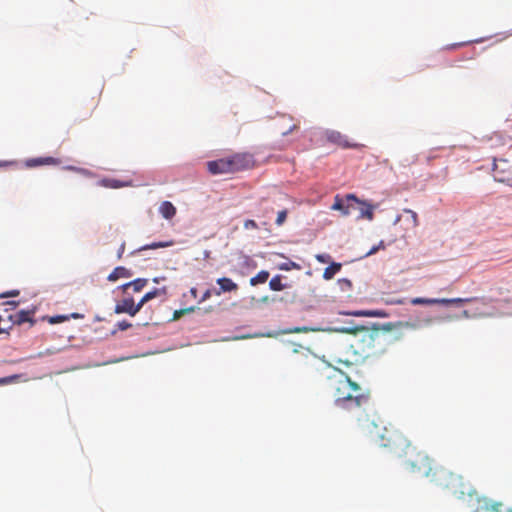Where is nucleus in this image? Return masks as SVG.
<instances>
[{
  "label": "nucleus",
  "instance_id": "obj_1",
  "mask_svg": "<svg viewBox=\"0 0 512 512\" xmlns=\"http://www.w3.org/2000/svg\"><path fill=\"white\" fill-rule=\"evenodd\" d=\"M335 406L349 414L379 446L388 448L397 457L404 458L406 468L414 474L428 478L436 485L448 487L455 475L434 461L400 432L384 426V421L370 403L369 393L341 370L334 369L322 384Z\"/></svg>",
  "mask_w": 512,
  "mask_h": 512
},
{
  "label": "nucleus",
  "instance_id": "obj_2",
  "mask_svg": "<svg viewBox=\"0 0 512 512\" xmlns=\"http://www.w3.org/2000/svg\"><path fill=\"white\" fill-rule=\"evenodd\" d=\"M381 330L382 328L377 327H361L355 330V336L350 347L357 356L356 360L363 361L386 352L388 339Z\"/></svg>",
  "mask_w": 512,
  "mask_h": 512
},
{
  "label": "nucleus",
  "instance_id": "obj_3",
  "mask_svg": "<svg viewBox=\"0 0 512 512\" xmlns=\"http://www.w3.org/2000/svg\"><path fill=\"white\" fill-rule=\"evenodd\" d=\"M288 364L298 371H307L317 363L315 355L306 347L294 344L286 358Z\"/></svg>",
  "mask_w": 512,
  "mask_h": 512
},
{
  "label": "nucleus",
  "instance_id": "obj_4",
  "mask_svg": "<svg viewBox=\"0 0 512 512\" xmlns=\"http://www.w3.org/2000/svg\"><path fill=\"white\" fill-rule=\"evenodd\" d=\"M433 323V319L430 317L419 319L416 321H398V322H388L382 325V330L384 332H390L392 330H417L423 327L430 326Z\"/></svg>",
  "mask_w": 512,
  "mask_h": 512
},
{
  "label": "nucleus",
  "instance_id": "obj_5",
  "mask_svg": "<svg viewBox=\"0 0 512 512\" xmlns=\"http://www.w3.org/2000/svg\"><path fill=\"white\" fill-rule=\"evenodd\" d=\"M231 173L251 169L255 166L254 156L248 152L235 153L228 157Z\"/></svg>",
  "mask_w": 512,
  "mask_h": 512
},
{
  "label": "nucleus",
  "instance_id": "obj_6",
  "mask_svg": "<svg viewBox=\"0 0 512 512\" xmlns=\"http://www.w3.org/2000/svg\"><path fill=\"white\" fill-rule=\"evenodd\" d=\"M494 180L512 188V172L507 160L501 159L493 162Z\"/></svg>",
  "mask_w": 512,
  "mask_h": 512
},
{
  "label": "nucleus",
  "instance_id": "obj_7",
  "mask_svg": "<svg viewBox=\"0 0 512 512\" xmlns=\"http://www.w3.org/2000/svg\"><path fill=\"white\" fill-rule=\"evenodd\" d=\"M474 512H512V508H506L502 502L484 497L478 500Z\"/></svg>",
  "mask_w": 512,
  "mask_h": 512
},
{
  "label": "nucleus",
  "instance_id": "obj_8",
  "mask_svg": "<svg viewBox=\"0 0 512 512\" xmlns=\"http://www.w3.org/2000/svg\"><path fill=\"white\" fill-rule=\"evenodd\" d=\"M142 308V303H135L132 297H126L117 302L114 308L116 314L126 313L135 316Z\"/></svg>",
  "mask_w": 512,
  "mask_h": 512
},
{
  "label": "nucleus",
  "instance_id": "obj_9",
  "mask_svg": "<svg viewBox=\"0 0 512 512\" xmlns=\"http://www.w3.org/2000/svg\"><path fill=\"white\" fill-rule=\"evenodd\" d=\"M346 200L349 202V201H352L353 204L355 205V209L354 210H358L359 211V218H365V219H368V220H372L373 217H374V206L365 202V201H361L359 200L355 195L353 194H348L346 196Z\"/></svg>",
  "mask_w": 512,
  "mask_h": 512
},
{
  "label": "nucleus",
  "instance_id": "obj_10",
  "mask_svg": "<svg viewBox=\"0 0 512 512\" xmlns=\"http://www.w3.org/2000/svg\"><path fill=\"white\" fill-rule=\"evenodd\" d=\"M325 138L328 142L335 144L341 148H357L358 145L356 143L350 142L347 137L341 134L339 131L328 130L325 132Z\"/></svg>",
  "mask_w": 512,
  "mask_h": 512
},
{
  "label": "nucleus",
  "instance_id": "obj_11",
  "mask_svg": "<svg viewBox=\"0 0 512 512\" xmlns=\"http://www.w3.org/2000/svg\"><path fill=\"white\" fill-rule=\"evenodd\" d=\"M36 313V307H32L27 310H20L15 314H11L8 316L9 320L13 325H22L23 323L29 322L31 325L35 324V320L33 316Z\"/></svg>",
  "mask_w": 512,
  "mask_h": 512
},
{
  "label": "nucleus",
  "instance_id": "obj_12",
  "mask_svg": "<svg viewBox=\"0 0 512 512\" xmlns=\"http://www.w3.org/2000/svg\"><path fill=\"white\" fill-rule=\"evenodd\" d=\"M207 169L213 175L231 173L228 157L207 162Z\"/></svg>",
  "mask_w": 512,
  "mask_h": 512
},
{
  "label": "nucleus",
  "instance_id": "obj_13",
  "mask_svg": "<svg viewBox=\"0 0 512 512\" xmlns=\"http://www.w3.org/2000/svg\"><path fill=\"white\" fill-rule=\"evenodd\" d=\"M331 208L340 211L343 216H347L355 209V205L352 201L348 202L346 199L344 200L339 195H336Z\"/></svg>",
  "mask_w": 512,
  "mask_h": 512
},
{
  "label": "nucleus",
  "instance_id": "obj_14",
  "mask_svg": "<svg viewBox=\"0 0 512 512\" xmlns=\"http://www.w3.org/2000/svg\"><path fill=\"white\" fill-rule=\"evenodd\" d=\"M219 285V290L215 291L217 296L226 292H236L238 290V285L230 278L222 277L216 280Z\"/></svg>",
  "mask_w": 512,
  "mask_h": 512
},
{
  "label": "nucleus",
  "instance_id": "obj_15",
  "mask_svg": "<svg viewBox=\"0 0 512 512\" xmlns=\"http://www.w3.org/2000/svg\"><path fill=\"white\" fill-rule=\"evenodd\" d=\"M60 161L54 157H38V158H31L26 161L27 167H37L42 165H58Z\"/></svg>",
  "mask_w": 512,
  "mask_h": 512
},
{
  "label": "nucleus",
  "instance_id": "obj_16",
  "mask_svg": "<svg viewBox=\"0 0 512 512\" xmlns=\"http://www.w3.org/2000/svg\"><path fill=\"white\" fill-rule=\"evenodd\" d=\"M99 183L103 187L112 188V189L128 187V186L132 185L131 181H121V180H117V179H113V178H104V179L100 180Z\"/></svg>",
  "mask_w": 512,
  "mask_h": 512
},
{
  "label": "nucleus",
  "instance_id": "obj_17",
  "mask_svg": "<svg viewBox=\"0 0 512 512\" xmlns=\"http://www.w3.org/2000/svg\"><path fill=\"white\" fill-rule=\"evenodd\" d=\"M131 276L132 272L129 269L123 266H118L108 275L107 279L110 282H115L120 278H129Z\"/></svg>",
  "mask_w": 512,
  "mask_h": 512
},
{
  "label": "nucleus",
  "instance_id": "obj_18",
  "mask_svg": "<svg viewBox=\"0 0 512 512\" xmlns=\"http://www.w3.org/2000/svg\"><path fill=\"white\" fill-rule=\"evenodd\" d=\"M148 280L144 278H138L131 282L125 283L121 286L123 292H126L130 287L133 288L134 292H140L146 285Z\"/></svg>",
  "mask_w": 512,
  "mask_h": 512
},
{
  "label": "nucleus",
  "instance_id": "obj_19",
  "mask_svg": "<svg viewBox=\"0 0 512 512\" xmlns=\"http://www.w3.org/2000/svg\"><path fill=\"white\" fill-rule=\"evenodd\" d=\"M159 212L165 219H171L176 214V208L171 202L164 201L161 203L159 207Z\"/></svg>",
  "mask_w": 512,
  "mask_h": 512
},
{
  "label": "nucleus",
  "instance_id": "obj_20",
  "mask_svg": "<svg viewBox=\"0 0 512 512\" xmlns=\"http://www.w3.org/2000/svg\"><path fill=\"white\" fill-rule=\"evenodd\" d=\"M166 294V288H155L152 291L147 292L139 301V303H142V307L144 304H146L148 301L160 296Z\"/></svg>",
  "mask_w": 512,
  "mask_h": 512
},
{
  "label": "nucleus",
  "instance_id": "obj_21",
  "mask_svg": "<svg viewBox=\"0 0 512 512\" xmlns=\"http://www.w3.org/2000/svg\"><path fill=\"white\" fill-rule=\"evenodd\" d=\"M341 263L332 262L328 267L325 268L323 272V278L325 280H331L336 273L341 270Z\"/></svg>",
  "mask_w": 512,
  "mask_h": 512
},
{
  "label": "nucleus",
  "instance_id": "obj_22",
  "mask_svg": "<svg viewBox=\"0 0 512 512\" xmlns=\"http://www.w3.org/2000/svg\"><path fill=\"white\" fill-rule=\"evenodd\" d=\"M270 273L267 270H261L254 277L250 279V285L256 286L258 284H263L269 279Z\"/></svg>",
  "mask_w": 512,
  "mask_h": 512
},
{
  "label": "nucleus",
  "instance_id": "obj_23",
  "mask_svg": "<svg viewBox=\"0 0 512 512\" xmlns=\"http://www.w3.org/2000/svg\"><path fill=\"white\" fill-rule=\"evenodd\" d=\"M174 244V241H160V242H153L151 244L144 245L138 249V251H144L149 249H158V248H166L170 247Z\"/></svg>",
  "mask_w": 512,
  "mask_h": 512
},
{
  "label": "nucleus",
  "instance_id": "obj_24",
  "mask_svg": "<svg viewBox=\"0 0 512 512\" xmlns=\"http://www.w3.org/2000/svg\"><path fill=\"white\" fill-rule=\"evenodd\" d=\"M269 287L273 291H282L286 285L282 283V276L276 275L269 281Z\"/></svg>",
  "mask_w": 512,
  "mask_h": 512
},
{
  "label": "nucleus",
  "instance_id": "obj_25",
  "mask_svg": "<svg viewBox=\"0 0 512 512\" xmlns=\"http://www.w3.org/2000/svg\"><path fill=\"white\" fill-rule=\"evenodd\" d=\"M356 316H365V317H386L387 313L383 310H363L355 312Z\"/></svg>",
  "mask_w": 512,
  "mask_h": 512
},
{
  "label": "nucleus",
  "instance_id": "obj_26",
  "mask_svg": "<svg viewBox=\"0 0 512 512\" xmlns=\"http://www.w3.org/2000/svg\"><path fill=\"white\" fill-rule=\"evenodd\" d=\"M403 212L409 215L411 227L415 228L419 225L418 215L415 211L411 209H404Z\"/></svg>",
  "mask_w": 512,
  "mask_h": 512
},
{
  "label": "nucleus",
  "instance_id": "obj_27",
  "mask_svg": "<svg viewBox=\"0 0 512 512\" xmlns=\"http://www.w3.org/2000/svg\"><path fill=\"white\" fill-rule=\"evenodd\" d=\"M412 305H433V298L416 297L411 299Z\"/></svg>",
  "mask_w": 512,
  "mask_h": 512
},
{
  "label": "nucleus",
  "instance_id": "obj_28",
  "mask_svg": "<svg viewBox=\"0 0 512 512\" xmlns=\"http://www.w3.org/2000/svg\"><path fill=\"white\" fill-rule=\"evenodd\" d=\"M195 310L194 307H189V308H185V309H179V310H175L174 313H173V317H172V320H178L181 316L187 314V313H190V312H193Z\"/></svg>",
  "mask_w": 512,
  "mask_h": 512
},
{
  "label": "nucleus",
  "instance_id": "obj_29",
  "mask_svg": "<svg viewBox=\"0 0 512 512\" xmlns=\"http://www.w3.org/2000/svg\"><path fill=\"white\" fill-rule=\"evenodd\" d=\"M482 300L483 299H481V301ZM450 301H451V305L455 304V305L460 306V305H462L464 303H467V302L480 301V299L479 298H451Z\"/></svg>",
  "mask_w": 512,
  "mask_h": 512
},
{
  "label": "nucleus",
  "instance_id": "obj_30",
  "mask_svg": "<svg viewBox=\"0 0 512 512\" xmlns=\"http://www.w3.org/2000/svg\"><path fill=\"white\" fill-rule=\"evenodd\" d=\"M338 285L342 291H349L352 288V282L346 278L339 279Z\"/></svg>",
  "mask_w": 512,
  "mask_h": 512
},
{
  "label": "nucleus",
  "instance_id": "obj_31",
  "mask_svg": "<svg viewBox=\"0 0 512 512\" xmlns=\"http://www.w3.org/2000/svg\"><path fill=\"white\" fill-rule=\"evenodd\" d=\"M19 378H20L19 375H11V376H7V377H2V378H0V386L14 383V382L18 381Z\"/></svg>",
  "mask_w": 512,
  "mask_h": 512
},
{
  "label": "nucleus",
  "instance_id": "obj_32",
  "mask_svg": "<svg viewBox=\"0 0 512 512\" xmlns=\"http://www.w3.org/2000/svg\"><path fill=\"white\" fill-rule=\"evenodd\" d=\"M287 214H288V212H287L286 209L281 210V211L278 212L277 218H276V221H275L277 226H281V225L284 224V222L287 219Z\"/></svg>",
  "mask_w": 512,
  "mask_h": 512
},
{
  "label": "nucleus",
  "instance_id": "obj_33",
  "mask_svg": "<svg viewBox=\"0 0 512 512\" xmlns=\"http://www.w3.org/2000/svg\"><path fill=\"white\" fill-rule=\"evenodd\" d=\"M68 319H69V317L65 316V315H57V316L47 317V320L50 324L61 323Z\"/></svg>",
  "mask_w": 512,
  "mask_h": 512
},
{
  "label": "nucleus",
  "instance_id": "obj_34",
  "mask_svg": "<svg viewBox=\"0 0 512 512\" xmlns=\"http://www.w3.org/2000/svg\"><path fill=\"white\" fill-rule=\"evenodd\" d=\"M315 259L319 262V263H328L330 262L331 260V256L329 254H317L315 256Z\"/></svg>",
  "mask_w": 512,
  "mask_h": 512
},
{
  "label": "nucleus",
  "instance_id": "obj_35",
  "mask_svg": "<svg viewBox=\"0 0 512 512\" xmlns=\"http://www.w3.org/2000/svg\"><path fill=\"white\" fill-rule=\"evenodd\" d=\"M118 330L120 331H125L129 328L132 327V324L126 320H123V321H119L117 324H116Z\"/></svg>",
  "mask_w": 512,
  "mask_h": 512
},
{
  "label": "nucleus",
  "instance_id": "obj_36",
  "mask_svg": "<svg viewBox=\"0 0 512 512\" xmlns=\"http://www.w3.org/2000/svg\"><path fill=\"white\" fill-rule=\"evenodd\" d=\"M451 305L450 299L447 298H433V305Z\"/></svg>",
  "mask_w": 512,
  "mask_h": 512
},
{
  "label": "nucleus",
  "instance_id": "obj_37",
  "mask_svg": "<svg viewBox=\"0 0 512 512\" xmlns=\"http://www.w3.org/2000/svg\"><path fill=\"white\" fill-rule=\"evenodd\" d=\"M244 228L245 229H258V224L252 219H247L244 222Z\"/></svg>",
  "mask_w": 512,
  "mask_h": 512
},
{
  "label": "nucleus",
  "instance_id": "obj_38",
  "mask_svg": "<svg viewBox=\"0 0 512 512\" xmlns=\"http://www.w3.org/2000/svg\"><path fill=\"white\" fill-rule=\"evenodd\" d=\"M299 127V125L297 123H293L291 126H289V128H287L286 130H283L281 133L283 136H286L288 134H290L291 132H293L294 130H297Z\"/></svg>",
  "mask_w": 512,
  "mask_h": 512
},
{
  "label": "nucleus",
  "instance_id": "obj_39",
  "mask_svg": "<svg viewBox=\"0 0 512 512\" xmlns=\"http://www.w3.org/2000/svg\"><path fill=\"white\" fill-rule=\"evenodd\" d=\"M19 295V291L18 290H12V291H8L6 293H3L0 295L1 298H6V297H15V296H18Z\"/></svg>",
  "mask_w": 512,
  "mask_h": 512
},
{
  "label": "nucleus",
  "instance_id": "obj_40",
  "mask_svg": "<svg viewBox=\"0 0 512 512\" xmlns=\"http://www.w3.org/2000/svg\"><path fill=\"white\" fill-rule=\"evenodd\" d=\"M380 247L384 248V245H383L382 241L380 242L379 246L372 247L370 249V251L367 253V255H372V254L376 253L379 250Z\"/></svg>",
  "mask_w": 512,
  "mask_h": 512
},
{
  "label": "nucleus",
  "instance_id": "obj_41",
  "mask_svg": "<svg viewBox=\"0 0 512 512\" xmlns=\"http://www.w3.org/2000/svg\"><path fill=\"white\" fill-rule=\"evenodd\" d=\"M124 251H125V242H123V243L120 245L119 249H118V253H117V257H118V259H121V258H122V255H123Z\"/></svg>",
  "mask_w": 512,
  "mask_h": 512
},
{
  "label": "nucleus",
  "instance_id": "obj_42",
  "mask_svg": "<svg viewBox=\"0 0 512 512\" xmlns=\"http://www.w3.org/2000/svg\"><path fill=\"white\" fill-rule=\"evenodd\" d=\"M211 297V291L210 290H206L202 297H201V300L200 302H203V301H206L207 299H209Z\"/></svg>",
  "mask_w": 512,
  "mask_h": 512
},
{
  "label": "nucleus",
  "instance_id": "obj_43",
  "mask_svg": "<svg viewBox=\"0 0 512 512\" xmlns=\"http://www.w3.org/2000/svg\"><path fill=\"white\" fill-rule=\"evenodd\" d=\"M306 331H308V329L305 327H302V328L298 327V328H294L293 330H291V332H295V333H301V332H306Z\"/></svg>",
  "mask_w": 512,
  "mask_h": 512
},
{
  "label": "nucleus",
  "instance_id": "obj_44",
  "mask_svg": "<svg viewBox=\"0 0 512 512\" xmlns=\"http://www.w3.org/2000/svg\"><path fill=\"white\" fill-rule=\"evenodd\" d=\"M391 304H398V305H402L404 304V300H401V299H398V300H394V301H391L390 302Z\"/></svg>",
  "mask_w": 512,
  "mask_h": 512
},
{
  "label": "nucleus",
  "instance_id": "obj_45",
  "mask_svg": "<svg viewBox=\"0 0 512 512\" xmlns=\"http://www.w3.org/2000/svg\"><path fill=\"white\" fill-rule=\"evenodd\" d=\"M6 304L7 305H11L12 307H16L19 304V302H17V301H8Z\"/></svg>",
  "mask_w": 512,
  "mask_h": 512
},
{
  "label": "nucleus",
  "instance_id": "obj_46",
  "mask_svg": "<svg viewBox=\"0 0 512 512\" xmlns=\"http://www.w3.org/2000/svg\"><path fill=\"white\" fill-rule=\"evenodd\" d=\"M280 269H282V270H289V266L287 264H282L280 266Z\"/></svg>",
  "mask_w": 512,
  "mask_h": 512
},
{
  "label": "nucleus",
  "instance_id": "obj_47",
  "mask_svg": "<svg viewBox=\"0 0 512 512\" xmlns=\"http://www.w3.org/2000/svg\"><path fill=\"white\" fill-rule=\"evenodd\" d=\"M196 293H197V290H196L195 288H192V289H191V294H192V295H194V296H196Z\"/></svg>",
  "mask_w": 512,
  "mask_h": 512
},
{
  "label": "nucleus",
  "instance_id": "obj_48",
  "mask_svg": "<svg viewBox=\"0 0 512 512\" xmlns=\"http://www.w3.org/2000/svg\"><path fill=\"white\" fill-rule=\"evenodd\" d=\"M72 317H73V318H79V317H81V315H79V314H77V313H74V314H72Z\"/></svg>",
  "mask_w": 512,
  "mask_h": 512
},
{
  "label": "nucleus",
  "instance_id": "obj_49",
  "mask_svg": "<svg viewBox=\"0 0 512 512\" xmlns=\"http://www.w3.org/2000/svg\"><path fill=\"white\" fill-rule=\"evenodd\" d=\"M463 315H464L465 317H468V316H469L468 311H467V310H464V311H463Z\"/></svg>",
  "mask_w": 512,
  "mask_h": 512
},
{
  "label": "nucleus",
  "instance_id": "obj_50",
  "mask_svg": "<svg viewBox=\"0 0 512 512\" xmlns=\"http://www.w3.org/2000/svg\"><path fill=\"white\" fill-rule=\"evenodd\" d=\"M7 164H8L7 162H2V161H0V167H1V166H5V165H7Z\"/></svg>",
  "mask_w": 512,
  "mask_h": 512
},
{
  "label": "nucleus",
  "instance_id": "obj_51",
  "mask_svg": "<svg viewBox=\"0 0 512 512\" xmlns=\"http://www.w3.org/2000/svg\"><path fill=\"white\" fill-rule=\"evenodd\" d=\"M4 332H7L6 329L0 327V334Z\"/></svg>",
  "mask_w": 512,
  "mask_h": 512
},
{
  "label": "nucleus",
  "instance_id": "obj_52",
  "mask_svg": "<svg viewBox=\"0 0 512 512\" xmlns=\"http://www.w3.org/2000/svg\"><path fill=\"white\" fill-rule=\"evenodd\" d=\"M153 281H154L155 283H159L158 278H154V279H153Z\"/></svg>",
  "mask_w": 512,
  "mask_h": 512
},
{
  "label": "nucleus",
  "instance_id": "obj_53",
  "mask_svg": "<svg viewBox=\"0 0 512 512\" xmlns=\"http://www.w3.org/2000/svg\"><path fill=\"white\" fill-rule=\"evenodd\" d=\"M431 159H433V156H428L427 157V160L430 161Z\"/></svg>",
  "mask_w": 512,
  "mask_h": 512
}]
</instances>
